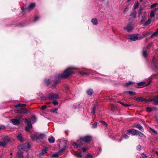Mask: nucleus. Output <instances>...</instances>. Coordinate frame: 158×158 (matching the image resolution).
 <instances>
[{
	"label": "nucleus",
	"instance_id": "1",
	"mask_svg": "<svg viewBox=\"0 0 158 158\" xmlns=\"http://www.w3.org/2000/svg\"><path fill=\"white\" fill-rule=\"evenodd\" d=\"M134 127L138 129L140 131L135 129H131L127 130V132L133 135H138L141 138H142L143 136H144V135L141 132H143L144 129L143 127L140 124H135L134 125Z\"/></svg>",
	"mask_w": 158,
	"mask_h": 158
},
{
	"label": "nucleus",
	"instance_id": "2",
	"mask_svg": "<svg viewBox=\"0 0 158 158\" xmlns=\"http://www.w3.org/2000/svg\"><path fill=\"white\" fill-rule=\"evenodd\" d=\"M75 69L73 67H69L66 69L63 73L58 75L57 77L59 78L66 79L74 73V72L72 70H75Z\"/></svg>",
	"mask_w": 158,
	"mask_h": 158
},
{
	"label": "nucleus",
	"instance_id": "3",
	"mask_svg": "<svg viewBox=\"0 0 158 158\" xmlns=\"http://www.w3.org/2000/svg\"><path fill=\"white\" fill-rule=\"evenodd\" d=\"M47 97L49 99H56L59 98V95L56 94L54 93H50L48 94L47 97L45 96H40L41 100H44L47 99Z\"/></svg>",
	"mask_w": 158,
	"mask_h": 158
},
{
	"label": "nucleus",
	"instance_id": "4",
	"mask_svg": "<svg viewBox=\"0 0 158 158\" xmlns=\"http://www.w3.org/2000/svg\"><path fill=\"white\" fill-rule=\"evenodd\" d=\"M14 112L15 113H18L20 114H27L30 112L29 110L26 109V108L23 107L16 108L14 110Z\"/></svg>",
	"mask_w": 158,
	"mask_h": 158
},
{
	"label": "nucleus",
	"instance_id": "5",
	"mask_svg": "<svg viewBox=\"0 0 158 158\" xmlns=\"http://www.w3.org/2000/svg\"><path fill=\"white\" fill-rule=\"evenodd\" d=\"M18 152H17V156L19 158H23V151H25V148L23 144H19L18 147Z\"/></svg>",
	"mask_w": 158,
	"mask_h": 158
},
{
	"label": "nucleus",
	"instance_id": "6",
	"mask_svg": "<svg viewBox=\"0 0 158 158\" xmlns=\"http://www.w3.org/2000/svg\"><path fill=\"white\" fill-rule=\"evenodd\" d=\"M58 76V75H56L55 76V80L54 81V83L51 86V87L52 89L54 88L56 85L60 83V79L61 78H59L57 77Z\"/></svg>",
	"mask_w": 158,
	"mask_h": 158
},
{
	"label": "nucleus",
	"instance_id": "7",
	"mask_svg": "<svg viewBox=\"0 0 158 158\" xmlns=\"http://www.w3.org/2000/svg\"><path fill=\"white\" fill-rule=\"evenodd\" d=\"M81 139L84 141L86 143L90 142L92 140V137L89 135L80 137Z\"/></svg>",
	"mask_w": 158,
	"mask_h": 158
},
{
	"label": "nucleus",
	"instance_id": "8",
	"mask_svg": "<svg viewBox=\"0 0 158 158\" xmlns=\"http://www.w3.org/2000/svg\"><path fill=\"white\" fill-rule=\"evenodd\" d=\"M22 117L21 115H20L19 117L18 118L19 119H16L15 118H13L11 120V122L13 124V125L18 126L20 124V119Z\"/></svg>",
	"mask_w": 158,
	"mask_h": 158
},
{
	"label": "nucleus",
	"instance_id": "9",
	"mask_svg": "<svg viewBox=\"0 0 158 158\" xmlns=\"http://www.w3.org/2000/svg\"><path fill=\"white\" fill-rule=\"evenodd\" d=\"M25 122L27 124V126L25 127V130L27 131H30L29 129L32 127V125L31 122L27 118L25 119Z\"/></svg>",
	"mask_w": 158,
	"mask_h": 158
},
{
	"label": "nucleus",
	"instance_id": "10",
	"mask_svg": "<svg viewBox=\"0 0 158 158\" xmlns=\"http://www.w3.org/2000/svg\"><path fill=\"white\" fill-rule=\"evenodd\" d=\"M138 34H133L128 35V36L129 39L132 41L137 40H139V38L137 36Z\"/></svg>",
	"mask_w": 158,
	"mask_h": 158
},
{
	"label": "nucleus",
	"instance_id": "11",
	"mask_svg": "<svg viewBox=\"0 0 158 158\" xmlns=\"http://www.w3.org/2000/svg\"><path fill=\"white\" fill-rule=\"evenodd\" d=\"M133 29L134 27L132 23H128L127 26L124 27V29H126L128 32L130 31Z\"/></svg>",
	"mask_w": 158,
	"mask_h": 158
},
{
	"label": "nucleus",
	"instance_id": "12",
	"mask_svg": "<svg viewBox=\"0 0 158 158\" xmlns=\"http://www.w3.org/2000/svg\"><path fill=\"white\" fill-rule=\"evenodd\" d=\"M80 142L79 143V148L80 149L81 148L82 146H83L84 147H85L86 146V143H85V142L83 141L81 139V138H80Z\"/></svg>",
	"mask_w": 158,
	"mask_h": 158
},
{
	"label": "nucleus",
	"instance_id": "13",
	"mask_svg": "<svg viewBox=\"0 0 158 158\" xmlns=\"http://www.w3.org/2000/svg\"><path fill=\"white\" fill-rule=\"evenodd\" d=\"M48 150V148L47 147H45L41 150V152L39 154V156H41L46 154Z\"/></svg>",
	"mask_w": 158,
	"mask_h": 158
},
{
	"label": "nucleus",
	"instance_id": "14",
	"mask_svg": "<svg viewBox=\"0 0 158 158\" xmlns=\"http://www.w3.org/2000/svg\"><path fill=\"white\" fill-rule=\"evenodd\" d=\"M150 81H149L148 82L147 84H146V83L145 82H141L138 83L137 84V85L139 86H142L143 85H145L146 86L149 85L150 84Z\"/></svg>",
	"mask_w": 158,
	"mask_h": 158
},
{
	"label": "nucleus",
	"instance_id": "15",
	"mask_svg": "<svg viewBox=\"0 0 158 158\" xmlns=\"http://www.w3.org/2000/svg\"><path fill=\"white\" fill-rule=\"evenodd\" d=\"M135 100L138 102L145 101V102H147V100L144 98H143L142 97H140L139 98H135Z\"/></svg>",
	"mask_w": 158,
	"mask_h": 158
},
{
	"label": "nucleus",
	"instance_id": "16",
	"mask_svg": "<svg viewBox=\"0 0 158 158\" xmlns=\"http://www.w3.org/2000/svg\"><path fill=\"white\" fill-rule=\"evenodd\" d=\"M152 101L153 102V103L155 105H158V95L152 99Z\"/></svg>",
	"mask_w": 158,
	"mask_h": 158
},
{
	"label": "nucleus",
	"instance_id": "17",
	"mask_svg": "<svg viewBox=\"0 0 158 158\" xmlns=\"http://www.w3.org/2000/svg\"><path fill=\"white\" fill-rule=\"evenodd\" d=\"M46 137V135L43 133H40L38 135V139H44Z\"/></svg>",
	"mask_w": 158,
	"mask_h": 158
},
{
	"label": "nucleus",
	"instance_id": "18",
	"mask_svg": "<svg viewBox=\"0 0 158 158\" xmlns=\"http://www.w3.org/2000/svg\"><path fill=\"white\" fill-rule=\"evenodd\" d=\"M17 138L19 141L21 142L23 141L24 140L22 135L20 133H19L17 135Z\"/></svg>",
	"mask_w": 158,
	"mask_h": 158
},
{
	"label": "nucleus",
	"instance_id": "19",
	"mask_svg": "<svg viewBox=\"0 0 158 158\" xmlns=\"http://www.w3.org/2000/svg\"><path fill=\"white\" fill-rule=\"evenodd\" d=\"M94 93V91L93 89L90 88L88 89L86 91L87 94L89 96H91Z\"/></svg>",
	"mask_w": 158,
	"mask_h": 158
},
{
	"label": "nucleus",
	"instance_id": "20",
	"mask_svg": "<svg viewBox=\"0 0 158 158\" xmlns=\"http://www.w3.org/2000/svg\"><path fill=\"white\" fill-rule=\"evenodd\" d=\"M143 8L142 7H140L139 9V10L138 11V17L139 18L141 16L143 13Z\"/></svg>",
	"mask_w": 158,
	"mask_h": 158
},
{
	"label": "nucleus",
	"instance_id": "21",
	"mask_svg": "<svg viewBox=\"0 0 158 158\" xmlns=\"http://www.w3.org/2000/svg\"><path fill=\"white\" fill-rule=\"evenodd\" d=\"M44 82L47 86H49L52 83V81L50 79H45L44 81Z\"/></svg>",
	"mask_w": 158,
	"mask_h": 158
},
{
	"label": "nucleus",
	"instance_id": "22",
	"mask_svg": "<svg viewBox=\"0 0 158 158\" xmlns=\"http://www.w3.org/2000/svg\"><path fill=\"white\" fill-rule=\"evenodd\" d=\"M26 106V105L25 104H21V103H18L15 105V107L16 108H17L18 107H24Z\"/></svg>",
	"mask_w": 158,
	"mask_h": 158
},
{
	"label": "nucleus",
	"instance_id": "23",
	"mask_svg": "<svg viewBox=\"0 0 158 158\" xmlns=\"http://www.w3.org/2000/svg\"><path fill=\"white\" fill-rule=\"evenodd\" d=\"M30 137L31 139L32 140H36L38 139V136L35 135L31 134L30 135Z\"/></svg>",
	"mask_w": 158,
	"mask_h": 158
},
{
	"label": "nucleus",
	"instance_id": "24",
	"mask_svg": "<svg viewBox=\"0 0 158 158\" xmlns=\"http://www.w3.org/2000/svg\"><path fill=\"white\" fill-rule=\"evenodd\" d=\"M97 105L96 104H94L93 106V107L92 109V113L93 114V115H94L95 114V113L96 112V110L97 108Z\"/></svg>",
	"mask_w": 158,
	"mask_h": 158
},
{
	"label": "nucleus",
	"instance_id": "25",
	"mask_svg": "<svg viewBox=\"0 0 158 158\" xmlns=\"http://www.w3.org/2000/svg\"><path fill=\"white\" fill-rule=\"evenodd\" d=\"M66 147L65 146L62 148L60 150H59L57 153L59 154H61L65 150Z\"/></svg>",
	"mask_w": 158,
	"mask_h": 158
},
{
	"label": "nucleus",
	"instance_id": "26",
	"mask_svg": "<svg viewBox=\"0 0 158 158\" xmlns=\"http://www.w3.org/2000/svg\"><path fill=\"white\" fill-rule=\"evenodd\" d=\"M157 61L156 58L154 57H153L152 60V62L155 67L157 66Z\"/></svg>",
	"mask_w": 158,
	"mask_h": 158
},
{
	"label": "nucleus",
	"instance_id": "27",
	"mask_svg": "<svg viewBox=\"0 0 158 158\" xmlns=\"http://www.w3.org/2000/svg\"><path fill=\"white\" fill-rule=\"evenodd\" d=\"M137 14V12L135 10H134L132 12L130 15L131 17H132L136 18V15Z\"/></svg>",
	"mask_w": 158,
	"mask_h": 158
},
{
	"label": "nucleus",
	"instance_id": "28",
	"mask_svg": "<svg viewBox=\"0 0 158 158\" xmlns=\"http://www.w3.org/2000/svg\"><path fill=\"white\" fill-rule=\"evenodd\" d=\"M141 19L140 22L141 23V24L143 23V22L146 19V16L145 15L143 14V15L141 16Z\"/></svg>",
	"mask_w": 158,
	"mask_h": 158
},
{
	"label": "nucleus",
	"instance_id": "29",
	"mask_svg": "<svg viewBox=\"0 0 158 158\" xmlns=\"http://www.w3.org/2000/svg\"><path fill=\"white\" fill-rule=\"evenodd\" d=\"M35 6V3H31L28 6L27 8L29 9H31L33 8Z\"/></svg>",
	"mask_w": 158,
	"mask_h": 158
},
{
	"label": "nucleus",
	"instance_id": "30",
	"mask_svg": "<svg viewBox=\"0 0 158 158\" xmlns=\"http://www.w3.org/2000/svg\"><path fill=\"white\" fill-rule=\"evenodd\" d=\"M48 141L50 143H53L54 142L55 139L52 136H51L50 138H48Z\"/></svg>",
	"mask_w": 158,
	"mask_h": 158
},
{
	"label": "nucleus",
	"instance_id": "31",
	"mask_svg": "<svg viewBox=\"0 0 158 158\" xmlns=\"http://www.w3.org/2000/svg\"><path fill=\"white\" fill-rule=\"evenodd\" d=\"M91 22L94 25H96L98 24V20L96 18H93L91 20Z\"/></svg>",
	"mask_w": 158,
	"mask_h": 158
},
{
	"label": "nucleus",
	"instance_id": "32",
	"mask_svg": "<svg viewBox=\"0 0 158 158\" xmlns=\"http://www.w3.org/2000/svg\"><path fill=\"white\" fill-rule=\"evenodd\" d=\"M158 35V30H157L152 34V35L151 36L150 38H152L154 36L156 37Z\"/></svg>",
	"mask_w": 158,
	"mask_h": 158
},
{
	"label": "nucleus",
	"instance_id": "33",
	"mask_svg": "<svg viewBox=\"0 0 158 158\" xmlns=\"http://www.w3.org/2000/svg\"><path fill=\"white\" fill-rule=\"evenodd\" d=\"M4 141L6 142L7 143L8 142L10 141V139L7 136H5L4 137Z\"/></svg>",
	"mask_w": 158,
	"mask_h": 158
},
{
	"label": "nucleus",
	"instance_id": "34",
	"mask_svg": "<svg viewBox=\"0 0 158 158\" xmlns=\"http://www.w3.org/2000/svg\"><path fill=\"white\" fill-rule=\"evenodd\" d=\"M151 21L150 19H148L147 21L145 22L144 23H143V26H147L150 24L151 23Z\"/></svg>",
	"mask_w": 158,
	"mask_h": 158
},
{
	"label": "nucleus",
	"instance_id": "35",
	"mask_svg": "<svg viewBox=\"0 0 158 158\" xmlns=\"http://www.w3.org/2000/svg\"><path fill=\"white\" fill-rule=\"evenodd\" d=\"M74 155L76 156L77 157V158H81L82 157V156L80 154L78 153V152H75Z\"/></svg>",
	"mask_w": 158,
	"mask_h": 158
},
{
	"label": "nucleus",
	"instance_id": "36",
	"mask_svg": "<svg viewBox=\"0 0 158 158\" xmlns=\"http://www.w3.org/2000/svg\"><path fill=\"white\" fill-rule=\"evenodd\" d=\"M31 121L34 123L36 122V118L35 116H31Z\"/></svg>",
	"mask_w": 158,
	"mask_h": 158
},
{
	"label": "nucleus",
	"instance_id": "37",
	"mask_svg": "<svg viewBox=\"0 0 158 158\" xmlns=\"http://www.w3.org/2000/svg\"><path fill=\"white\" fill-rule=\"evenodd\" d=\"M25 26V24L23 23H19L18 24V25H17V26H19V27H23L24 26Z\"/></svg>",
	"mask_w": 158,
	"mask_h": 158
},
{
	"label": "nucleus",
	"instance_id": "38",
	"mask_svg": "<svg viewBox=\"0 0 158 158\" xmlns=\"http://www.w3.org/2000/svg\"><path fill=\"white\" fill-rule=\"evenodd\" d=\"M146 110L148 112H150L152 110V108L148 106L146 108Z\"/></svg>",
	"mask_w": 158,
	"mask_h": 158
},
{
	"label": "nucleus",
	"instance_id": "39",
	"mask_svg": "<svg viewBox=\"0 0 158 158\" xmlns=\"http://www.w3.org/2000/svg\"><path fill=\"white\" fill-rule=\"evenodd\" d=\"M7 144V143H6V142L4 141L2 142L1 141L0 146L4 147Z\"/></svg>",
	"mask_w": 158,
	"mask_h": 158
},
{
	"label": "nucleus",
	"instance_id": "40",
	"mask_svg": "<svg viewBox=\"0 0 158 158\" xmlns=\"http://www.w3.org/2000/svg\"><path fill=\"white\" fill-rule=\"evenodd\" d=\"M128 94H129L131 96H133L134 95H135L136 94V93L132 91H128Z\"/></svg>",
	"mask_w": 158,
	"mask_h": 158
},
{
	"label": "nucleus",
	"instance_id": "41",
	"mask_svg": "<svg viewBox=\"0 0 158 158\" xmlns=\"http://www.w3.org/2000/svg\"><path fill=\"white\" fill-rule=\"evenodd\" d=\"M26 145L25 146L23 145V146L25 147V151H26L27 150L26 149L27 148L29 149L30 148V145L28 142L26 143Z\"/></svg>",
	"mask_w": 158,
	"mask_h": 158
},
{
	"label": "nucleus",
	"instance_id": "42",
	"mask_svg": "<svg viewBox=\"0 0 158 158\" xmlns=\"http://www.w3.org/2000/svg\"><path fill=\"white\" fill-rule=\"evenodd\" d=\"M139 6V3L138 2H137L136 4H135L134 6V10L137 8Z\"/></svg>",
	"mask_w": 158,
	"mask_h": 158
},
{
	"label": "nucleus",
	"instance_id": "43",
	"mask_svg": "<svg viewBox=\"0 0 158 158\" xmlns=\"http://www.w3.org/2000/svg\"><path fill=\"white\" fill-rule=\"evenodd\" d=\"M72 145L74 146L75 148H79V144H77L76 143L74 142L73 143Z\"/></svg>",
	"mask_w": 158,
	"mask_h": 158
},
{
	"label": "nucleus",
	"instance_id": "44",
	"mask_svg": "<svg viewBox=\"0 0 158 158\" xmlns=\"http://www.w3.org/2000/svg\"><path fill=\"white\" fill-rule=\"evenodd\" d=\"M135 18L134 17H131L129 19V21L130 22H131V23H132L134 21L135 19Z\"/></svg>",
	"mask_w": 158,
	"mask_h": 158
},
{
	"label": "nucleus",
	"instance_id": "45",
	"mask_svg": "<svg viewBox=\"0 0 158 158\" xmlns=\"http://www.w3.org/2000/svg\"><path fill=\"white\" fill-rule=\"evenodd\" d=\"M58 110V109L57 108H52L51 109L50 111L51 112H53V113H57V112H56V111Z\"/></svg>",
	"mask_w": 158,
	"mask_h": 158
},
{
	"label": "nucleus",
	"instance_id": "46",
	"mask_svg": "<svg viewBox=\"0 0 158 158\" xmlns=\"http://www.w3.org/2000/svg\"><path fill=\"white\" fill-rule=\"evenodd\" d=\"M154 12V11H152L150 13V16L151 18L155 17Z\"/></svg>",
	"mask_w": 158,
	"mask_h": 158
},
{
	"label": "nucleus",
	"instance_id": "47",
	"mask_svg": "<svg viewBox=\"0 0 158 158\" xmlns=\"http://www.w3.org/2000/svg\"><path fill=\"white\" fill-rule=\"evenodd\" d=\"M40 18V17L38 16H35L34 19V20H33V21L34 22H35L37 21Z\"/></svg>",
	"mask_w": 158,
	"mask_h": 158
},
{
	"label": "nucleus",
	"instance_id": "48",
	"mask_svg": "<svg viewBox=\"0 0 158 158\" xmlns=\"http://www.w3.org/2000/svg\"><path fill=\"white\" fill-rule=\"evenodd\" d=\"M143 56L145 57H146L147 56V53L146 51H143Z\"/></svg>",
	"mask_w": 158,
	"mask_h": 158
},
{
	"label": "nucleus",
	"instance_id": "49",
	"mask_svg": "<svg viewBox=\"0 0 158 158\" xmlns=\"http://www.w3.org/2000/svg\"><path fill=\"white\" fill-rule=\"evenodd\" d=\"M99 122L104 125L105 126H107V123L105 121H99Z\"/></svg>",
	"mask_w": 158,
	"mask_h": 158
},
{
	"label": "nucleus",
	"instance_id": "50",
	"mask_svg": "<svg viewBox=\"0 0 158 158\" xmlns=\"http://www.w3.org/2000/svg\"><path fill=\"white\" fill-rule=\"evenodd\" d=\"M80 73L81 75H88L89 73L87 72H81Z\"/></svg>",
	"mask_w": 158,
	"mask_h": 158
},
{
	"label": "nucleus",
	"instance_id": "51",
	"mask_svg": "<svg viewBox=\"0 0 158 158\" xmlns=\"http://www.w3.org/2000/svg\"><path fill=\"white\" fill-rule=\"evenodd\" d=\"M97 122H95L92 125V127L93 128H95L97 127Z\"/></svg>",
	"mask_w": 158,
	"mask_h": 158
},
{
	"label": "nucleus",
	"instance_id": "52",
	"mask_svg": "<svg viewBox=\"0 0 158 158\" xmlns=\"http://www.w3.org/2000/svg\"><path fill=\"white\" fill-rule=\"evenodd\" d=\"M136 149L137 150H138V151H140L141 150V146L140 144H139L137 146L136 148Z\"/></svg>",
	"mask_w": 158,
	"mask_h": 158
},
{
	"label": "nucleus",
	"instance_id": "53",
	"mask_svg": "<svg viewBox=\"0 0 158 158\" xmlns=\"http://www.w3.org/2000/svg\"><path fill=\"white\" fill-rule=\"evenodd\" d=\"M81 148L82 149L83 152H86L88 149V148L84 147H82Z\"/></svg>",
	"mask_w": 158,
	"mask_h": 158
},
{
	"label": "nucleus",
	"instance_id": "54",
	"mask_svg": "<svg viewBox=\"0 0 158 158\" xmlns=\"http://www.w3.org/2000/svg\"><path fill=\"white\" fill-rule=\"evenodd\" d=\"M129 7L127 6L123 11V13L125 14L128 11Z\"/></svg>",
	"mask_w": 158,
	"mask_h": 158
},
{
	"label": "nucleus",
	"instance_id": "55",
	"mask_svg": "<svg viewBox=\"0 0 158 158\" xmlns=\"http://www.w3.org/2000/svg\"><path fill=\"white\" fill-rule=\"evenodd\" d=\"M58 154L57 153H54L52 154V157H55L58 156Z\"/></svg>",
	"mask_w": 158,
	"mask_h": 158
},
{
	"label": "nucleus",
	"instance_id": "56",
	"mask_svg": "<svg viewBox=\"0 0 158 158\" xmlns=\"http://www.w3.org/2000/svg\"><path fill=\"white\" fill-rule=\"evenodd\" d=\"M52 103L55 105H57L58 104V102L56 100L53 101Z\"/></svg>",
	"mask_w": 158,
	"mask_h": 158
},
{
	"label": "nucleus",
	"instance_id": "57",
	"mask_svg": "<svg viewBox=\"0 0 158 158\" xmlns=\"http://www.w3.org/2000/svg\"><path fill=\"white\" fill-rule=\"evenodd\" d=\"M152 43H150L147 46V48L148 49H150V48H151V47L152 46Z\"/></svg>",
	"mask_w": 158,
	"mask_h": 158
},
{
	"label": "nucleus",
	"instance_id": "58",
	"mask_svg": "<svg viewBox=\"0 0 158 158\" xmlns=\"http://www.w3.org/2000/svg\"><path fill=\"white\" fill-rule=\"evenodd\" d=\"M47 107V106L45 105H44L43 106H42L41 107V110H44Z\"/></svg>",
	"mask_w": 158,
	"mask_h": 158
},
{
	"label": "nucleus",
	"instance_id": "59",
	"mask_svg": "<svg viewBox=\"0 0 158 158\" xmlns=\"http://www.w3.org/2000/svg\"><path fill=\"white\" fill-rule=\"evenodd\" d=\"M158 4V3H155L153 4H152L151 6V8H153L154 7H155Z\"/></svg>",
	"mask_w": 158,
	"mask_h": 158
},
{
	"label": "nucleus",
	"instance_id": "60",
	"mask_svg": "<svg viewBox=\"0 0 158 158\" xmlns=\"http://www.w3.org/2000/svg\"><path fill=\"white\" fill-rule=\"evenodd\" d=\"M133 83L131 81H129V82L127 83L126 84V86H128L130 85H131Z\"/></svg>",
	"mask_w": 158,
	"mask_h": 158
},
{
	"label": "nucleus",
	"instance_id": "61",
	"mask_svg": "<svg viewBox=\"0 0 158 158\" xmlns=\"http://www.w3.org/2000/svg\"><path fill=\"white\" fill-rule=\"evenodd\" d=\"M124 137L125 139H128L129 138V136L126 134L124 135Z\"/></svg>",
	"mask_w": 158,
	"mask_h": 158
},
{
	"label": "nucleus",
	"instance_id": "62",
	"mask_svg": "<svg viewBox=\"0 0 158 158\" xmlns=\"http://www.w3.org/2000/svg\"><path fill=\"white\" fill-rule=\"evenodd\" d=\"M6 128L5 126L4 125H2L0 126V130L3 129H5Z\"/></svg>",
	"mask_w": 158,
	"mask_h": 158
},
{
	"label": "nucleus",
	"instance_id": "63",
	"mask_svg": "<svg viewBox=\"0 0 158 158\" xmlns=\"http://www.w3.org/2000/svg\"><path fill=\"white\" fill-rule=\"evenodd\" d=\"M150 34V33H146L145 34H144L143 35L145 37H146L149 35Z\"/></svg>",
	"mask_w": 158,
	"mask_h": 158
},
{
	"label": "nucleus",
	"instance_id": "64",
	"mask_svg": "<svg viewBox=\"0 0 158 158\" xmlns=\"http://www.w3.org/2000/svg\"><path fill=\"white\" fill-rule=\"evenodd\" d=\"M92 157V156L90 154H87V156H86L85 158H88V157Z\"/></svg>",
	"mask_w": 158,
	"mask_h": 158
}]
</instances>
